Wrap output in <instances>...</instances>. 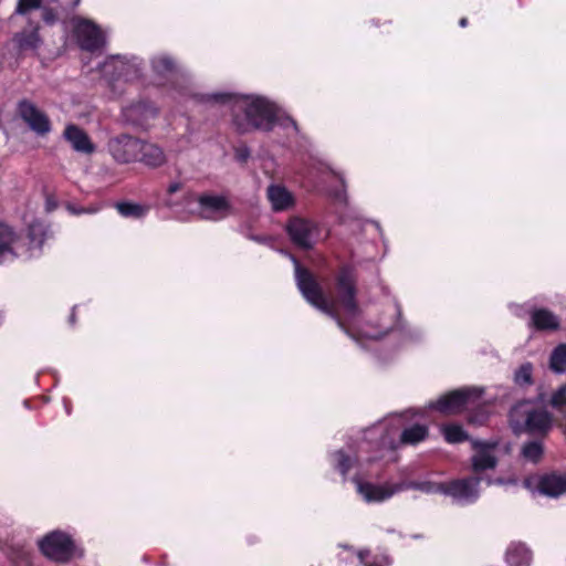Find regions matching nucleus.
<instances>
[{
	"instance_id": "11",
	"label": "nucleus",
	"mask_w": 566,
	"mask_h": 566,
	"mask_svg": "<svg viewBox=\"0 0 566 566\" xmlns=\"http://www.w3.org/2000/svg\"><path fill=\"white\" fill-rule=\"evenodd\" d=\"M285 230L290 240L304 250L312 249L323 239L318 223L302 217L291 218L285 226Z\"/></svg>"
},
{
	"instance_id": "20",
	"label": "nucleus",
	"mask_w": 566,
	"mask_h": 566,
	"mask_svg": "<svg viewBox=\"0 0 566 566\" xmlns=\"http://www.w3.org/2000/svg\"><path fill=\"white\" fill-rule=\"evenodd\" d=\"M266 197L273 211H285L294 207L295 198L284 186L271 184L266 189Z\"/></svg>"
},
{
	"instance_id": "18",
	"label": "nucleus",
	"mask_w": 566,
	"mask_h": 566,
	"mask_svg": "<svg viewBox=\"0 0 566 566\" xmlns=\"http://www.w3.org/2000/svg\"><path fill=\"white\" fill-rule=\"evenodd\" d=\"M158 115V108L150 102L140 101L124 108V117L133 125L145 127Z\"/></svg>"
},
{
	"instance_id": "23",
	"label": "nucleus",
	"mask_w": 566,
	"mask_h": 566,
	"mask_svg": "<svg viewBox=\"0 0 566 566\" xmlns=\"http://www.w3.org/2000/svg\"><path fill=\"white\" fill-rule=\"evenodd\" d=\"M505 559L510 566H528L532 552L523 543H512L506 549Z\"/></svg>"
},
{
	"instance_id": "28",
	"label": "nucleus",
	"mask_w": 566,
	"mask_h": 566,
	"mask_svg": "<svg viewBox=\"0 0 566 566\" xmlns=\"http://www.w3.org/2000/svg\"><path fill=\"white\" fill-rule=\"evenodd\" d=\"M8 556L14 566H32V554L23 545L11 547Z\"/></svg>"
},
{
	"instance_id": "39",
	"label": "nucleus",
	"mask_w": 566,
	"mask_h": 566,
	"mask_svg": "<svg viewBox=\"0 0 566 566\" xmlns=\"http://www.w3.org/2000/svg\"><path fill=\"white\" fill-rule=\"evenodd\" d=\"M43 19L48 23H53L55 21V14L51 10H45L43 13Z\"/></svg>"
},
{
	"instance_id": "4",
	"label": "nucleus",
	"mask_w": 566,
	"mask_h": 566,
	"mask_svg": "<svg viewBox=\"0 0 566 566\" xmlns=\"http://www.w3.org/2000/svg\"><path fill=\"white\" fill-rule=\"evenodd\" d=\"M422 412L409 410L401 416L388 417L364 431L363 442L380 458L388 457L394 460V451L405 446H418L429 437V427L426 422H409L408 417L413 418Z\"/></svg>"
},
{
	"instance_id": "36",
	"label": "nucleus",
	"mask_w": 566,
	"mask_h": 566,
	"mask_svg": "<svg viewBox=\"0 0 566 566\" xmlns=\"http://www.w3.org/2000/svg\"><path fill=\"white\" fill-rule=\"evenodd\" d=\"M42 0H19L17 12L19 14H27L31 10L39 9Z\"/></svg>"
},
{
	"instance_id": "16",
	"label": "nucleus",
	"mask_w": 566,
	"mask_h": 566,
	"mask_svg": "<svg viewBox=\"0 0 566 566\" xmlns=\"http://www.w3.org/2000/svg\"><path fill=\"white\" fill-rule=\"evenodd\" d=\"M139 148L140 139L127 134L114 136L107 143L109 155L119 164L137 161Z\"/></svg>"
},
{
	"instance_id": "5",
	"label": "nucleus",
	"mask_w": 566,
	"mask_h": 566,
	"mask_svg": "<svg viewBox=\"0 0 566 566\" xmlns=\"http://www.w3.org/2000/svg\"><path fill=\"white\" fill-rule=\"evenodd\" d=\"M49 234L48 227L40 221L32 222L25 238H18L9 226L0 224V263L15 256L38 258Z\"/></svg>"
},
{
	"instance_id": "32",
	"label": "nucleus",
	"mask_w": 566,
	"mask_h": 566,
	"mask_svg": "<svg viewBox=\"0 0 566 566\" xmlns=\"http://www.w3.org/2000/svg\"><path fill=\"white\" fill-rule=\"evenodd\" d=\"M543 454V446L538 441H531L523 446L522 455L531 462H538Z\"/></svg>"
},
{
	"instance_id": "12",
	"label": "nucleus",
	"mask_w": 566,
	"mask_h": 566,
	"mask_svg": "<svg viewBox=\"0 0 566 566\" xmlns=\"http://www.w3.org/2000/svg\"><path fill=\"white\" fill-rule=\"evenodd\" d=\"M481 479L469 476L444 482L443 495L451 497L454 504L465 506L480 497Z\"/></svg>"
},
{
	"instance_id": "27",
	"label": "nucleus",
	"mask_w": 566,
	"mask_h": 566,
	"mask_svg": "<svg viewBox=\"0 0 566 566\" xmlns=\"http://www.w3.org/2000/svg\"><path fill=\"white\" fill-rule=\"evenodd\" d=\"M357 556L363 566H390L391 564V559L385 553L360 551Z\"/></svg>"
},
{
	"instance_id": "34",
	"label": "nucleus",
	"mask_w": 566,
	"mask_h": 566,
	"mask_svg": "<svg viewBox=\"0 0 566 566\" xmlns=\"http://www.w3.org/2000/svg\"><path fill=\"white\" fill-rule=\"evenodd\" d=\"M533 366L531 363L521 365L515 374L514 381L518 386H527L532 384Z\"/></svg>"
},
{
	"instance_id": "19",
	"label": "nucleus",
	"mask_w": 566,
	"mask_h": 566,
	"mask_svg": "<svg viewBox=\"0 0 566 566\" xmlns=\"http://www.w3.org/2000/svg\"><path fill=\"white\" fill-rule=\"evenodd\" d=\"M153 75L155 76L157 84H161V81L168 75L178 73L181 71L177 60L168 53L160 52L154 54L149 60Z\"/></svg>"
},
{
	"instance_id": "9",
	"label": "nucleus",
	"mask_w": 566,
	"mask_h": 566,
	"mask_svg": "<svg viewBox=\"0 0 566 566\" xmlns=\"http://www.w3.org/2000/svg\"><path fill=\"white\" fill-rule=\"evenodd\" d=\"M483 392L484 388L482 387H465L452 390L440 396L437 400L430 401L428 407L446 415L457 413L476 406L482 399Z\"/></svg>"
},
{
	"instance_id": "10",
	"label": "nucleus",
	"mask_w": 566,
	"mask_h": 566,
	"mask_svg": "<svg viewBox=\"0 0 566 566\" xmlns=\"http://www.w3.org/2000/svg\"><path fill=\"white\" fill-rule=\"evenodd\" d=\"M185 203L196 201L195 212L203 220L219 221L232 213V206L227 196L214 192H206L195 196L190 192L182 195Z\"/></svg>"
},
{
	"instance_id": "41",
	"label": "nucleus",
	"mask_w": 566,
	"mask_h": 566,
	"mask_svg": "<svg viewBox=\"0 0 566 566\" xmlns=\"http://www.w3.org/2000/svg\"><path fill=\"white\" fill-rule=\"evenodd\" d=\"M486 417H488V415H486V413H482V415H481V419H478V418L472 417V418H471V421H472V422H481V423H482V422L486 419Z\"/></svg>"
},
{
	"instance_id": "17",
	"label": "nucleus",
	"mask_w": 566,
	"mask_h": 566,
	"mask_svg": "<svg viewBox=\"0 0 566 566\" xmlns=\"http://www.w3.org/2000/svg\"><path fill=\"white\" fill-rule=\"evenodd\" d=\"M18 112L21 118L36 134L45 135L51 130L49 117L34 103L28 99L21 101L18 105Z\"/></svg>"
},
{
	"instance_id": "31",
	"label": "nucleus",
	"mask_w": 566,
	"mask_h": 566,
	"mask_svg": "<svg viewBox=\"0 0 566 566\" xmlns=\"http://www.w3.org/2000/svg\"><path fill=\"white\" fill-rule=\"evenodd\" d=\"M184 184L181 181H171L166 190L163 202L169 209H175L179 205L176 193L181 191Z\"/></svg>"
},
{
	"instance_id": "2",
	"label": "nucleus",
	"mask_w": 566,
	"mask_h": 566,
	"mask_svg": "<svg viewBox=\"0 0 566 566\" xmlns=\"http://www.w3.org/2000/svg\"><path fill=\"white\" fill-rule=\"evenodd\" d=\"M174 90L175 98L193 97L201 102L229 105L232 109V125L241 134L253 130L271 132L280 127L287 138H295L298 135L296 122L276 102L266 96L231 92L199 95L189 86Z\"/></svg>"
},
{
	"instance_id": "6",
	"label": "nucleus",
	"mask_w": 566,
	"mask_h": 566,
	"mask_svg": "<svg viewBox=\"0 0 566 566\" xmlns=\"http://www.w3.org/2000/svg\"><path fill=\"white\" fill-rule=\"evenodd\" d=\"M102 76L109 86L116 92L123 91V84L142 83L145 81L144 60L134 54H116L98 63Z\"/></svg>"
},
{
	"instance_id": "13",
	"label": "nucleus",
	"mask_w": 566,
	"mask_h": 566,
	"mask_svg": "<svg viewBox=\"0 0 566 566\" xmlns=\"http://www.w3.org/2000/svg\"><path fill=\"white\" fill-rule=\"evenodd\" d=\"M73 35L80 49L85 52L96 53L105 45V35L94 22L85 19L74 21Z\"/></svg>"
},
{
	"instance_id": "22",
	"label": "nucleus",
	"mask_w": 566,
	"mask_h": 566,
	"mask_svg": "<svg viewBox=\"0 0 566 566\" xmlns=\"http://www.w3.org/2000/svg\"><path fill=\"white\" fill-rule=\"evenodd\" d=\"M166 160V155L159 146L140 139L137 161L147 167L157 168L163 166Z\"/></svg>"
},
{
	"instance_id": "15",
	"label": "nucleus",
	"mask_w": 566,
	"mask_h": 566,
	"mask_svg": "<svg viewBox=\"0 0 566 566\" xmlns=\"http://www.w3.org/2000/svg\"><path fill=\"white\" fill-rule=\"evenodd\" d=\"M472 449L474 451L471 458V469L475 473L486 470H493L499 462L496 440H472Z\"/></svg>"
},
{
	"instance_id": "25",
	"label": "nucleus",
	"mask_w": 566,
	"mask_h": 566,
	"mask_svg": "<svg viewBox=\"0 0 566 566\" xmlns=\"http://www.w3.org/2000/svg\"><path fill=\"white\" fill-rule=\"evenodd\" d=\"M13 42L21 52H35L42 43L38 33V27L17 33Z\"/></svg>"
},
{
	"instance_id": "37",
	"label": "nucleus",
	"mask_w": 566,
	"mask_h": 566,
	"mask_svg": "<svg viewBox=\"0 0 566 566\" xmlns=\"http://www.w3.org/2000/svg\"><path fill=\"white\" fill-rule=\"evenodd\" d=\"M333 174H334L337 178H339V181H340V184H342V188H340V189H337V190H335V191H333V192L331 193V196L333 197L334 201H336V202H338V203H346V202H347V193H346V190H345V181H344V178H343L339 174H337V172H335V171H333Z\"/></svg>"
},
{
	"instance_id": "24",
	"label": "nucleus",
	"mask_w": 566,
	"mask_h": 566,
	"mask_svg": "<svg viewBox=\"0 0 566 566\" xmlns=\"http://www.w3.org/2000/svg\"><path fill=\"white\" fill-rule=\"evenodd\" d=\"M531 322L535 328L555 331L559 327V318L546 308H535L531 312Z\"/></svg>"
},
{
	"instance_id": "29",
	"label": "nucleus",
	"mask_w": 566,
	"mask_h": 566,
	"mask_svg": "<svg viewBox=\"0 0 566 566\" xmlns=\"http://www.w3.org/2000/svg\"><path fill=\"white\" fill-rule=\"evenodd\" d=\"M441 432L449 443H459L469 439L468 433L459 424L444 426Z\"/></svg>"
},
{
	"instance_id": "21",
	"label": "nucleus",
	"mask_w": 566,
	"mask_h": 566,
	"mask_svg": "<svg viewBox=\"0 0 566 566\" xmlns=\"http://www.w3.org/2000/svg\"><path fill=\"white\" fill-rule=\"evenodd\" d=\"M63 137L69 142L72 148L77 153L92 154L95 149L88 135L74 124L66 125Z\"/></svg>"
},
{
	"instance_id": "30",
	"label": "nucleus",
	"mask_w": 566,
	"mask_h": 566,
	"mask_svg": "<svg viewBox=\"0 0 566 566\" xmlns=\"http://www.w3.org/2000/svg\"><path fill=\"white\" fill-rule=\"evenodd\" d=\"M116 208L123 217L127 218L132 217L139 219L143 218L147 212V208H145L142 205L133 202H120L117 203Z\"/></svg>"
},
{
	"instance_id": "35",
	"label": "nucleus",
	"mask_w": 566,
	"mask_h": 566,
	"mask_svg": "<svg viewBox=\"0 0 566 566\" xmlns=\"http://www.w3.org/2000/svg\"><path fill=\"white\" fill-rule=\"evenodd\" d=\"M551 405L559 410L566 409V384L552 395Z\"/></svg>"
},
{
	"instance_id": "33",
	"label": "nucleus",
	"mask_w": 566,
	"mask_h": 566,
	"mask_svg": "<svg viewBox=\"0 0 566 566\" xmlns=\"http://www.w3.org/2000/svg\"><path fill=\"white\" fill-rule=\"evenodd\" d=\"M403 490L406 489H415V490H420L424 493H440V494H443V489H444V482L443 483H432V482H412V483H409V484H403Z\"/></svg>"
},
{
	"instance_id": "42",
	"label": "nucleus",
	"mask_w": 566,
	"mask_h": 566,
	"mask_svg": "<svg viewBox=\"0 0 566 566\" xmlns=\"http://www.w3.org/2000/svg\"><path fill=\"white\" fill-rule=\"evenodd\" d=\"M488 483H489V484H492V483L503 484V483H504V481H503L502 479H497V480H495V481L489 480V481H488Z\"/></svg>"
},
{
	"instance_id": "7",
	"label": "nucleus",
	"mask_w": 566,
	"mask_h": 566,
	"mask_svg": "<svg viewBox=\"0 0 566 566\" xmlns=\"http://www.w3.org/2000/svg\"><path fill=\"white\" fill-rule=\"evenodd\" d=\"M510 426L515 434L543 433L552 427V417L534 402L521 401L510 411Z\"/></svg>"
},
{
	"instance_id": "40",
	"label": "nucleus",
	"mask_w": 566,
	"mask_h": 566,
	"mask_svg": "<svg viewBox=\"0 0 566 566\" xmlns=\"http://www.w3.org/2000/svg\"><path fill=\"white\" fill-rule=\"evenodd\" d=\"M45 205H46V210L48 211H52V210H54L56 208V202H55L53 197H48L46 201H45Z\"/></svg>"
},
{
	"instance_id": "1",
	"label": "nucleus",
	"mask_w": 566,
	"mask_h": 566,
	"mask_svg": "<svg viewBox=\"0 0 566 566\" xmlns=\"http://www.w3.org/2000/svg\"><path fill=\"white\" fill-rule=\"evenodd\" d=\"M290 258L294 264L296 285L303 297L312 306L334 318L339 328L355 342L363 345L364 339H379L394 331H401L410 338L419 336L402 321L401 307L396 298L388 300L377 322L364 321L355 298V277L349 268L340 270L336 296L329 301L314 275L302 268L294 256Z\"/></svg>"
},
{
	"instance_id": "38",
	"label": "nucleus",
	"mask_w": 566,
	"mask_h": 566,
	"mask_svg": "<svg viewBox=\"0 0 566 566\" xmlns=\"http://www.w3.org/2000/svg\"><path fill=\"white\" fill-rule=\"evenodd\" d=\"M66 210L71 213V214H75V216H78V214H82V213H96L98 211V208H94V207H90V208H82V207H76L74 205H71L69 203L66 206Z\"/></svg>"
},
{
	"instance_id": "26",
	"label": "nucleus",
	"mask_w": 566,
	"mask_h": 566,
	"mask_svg": "<svg viewBox=\"0 0 566 566\" xmlns=\"http://www.w3.org/2000/svg\"><path fill=\"white\" fill-rule=\"evenodd\" d=\"M549 368L555 374H566V344H559L552 350Z\"/></svg>"
},
{
	"instance_id": "8",
	"label": "nucleus",
	"mask_w": 566,
	"mask_h": 566,
	"mask_svg": "<svg viewBox=\"0 0 566 566\" xmlns=\"http://www.w3.org/2000/svg\"><path fill=\"white\" fill-rule=\"evenodd\" d=\"M38 546L46 558L56 563H67L82 555L73 535L61 530L46 533L38 541Z\"/></svg>"
},
{
	"instance_id": "14",
	"label": "nucleus",
	"mask_w": 566,
	"mask_h": 566,
	"mask_svg": "<svg viewBox=\"0 0 566 566\" xmlns=\"http://www.w3.org/2000/svg\"><path fill=\"white\" fill-rule=\"evenodd\" d=\"M524 486L531 492L558 497L566 492V474L553 472L543 475H531L524 480Z\"/></svg>"
},
{
	"instance_id": "43",
	"label": "nucleus",
	"mask_w": 566,
	"mask_h": 566,
	"mask_svg": "<svg viewBox=\"0 0 566 566\" xmlns=\"http://www.w3.org/2000/svg\"><path fill=\"white\" fill-rule=\"evenodd\" d=\"M467 23H468V21H467V19H465V18H462V19L460 20V25H461V27H465V25H467Z\"/></svg>"
},
{
	"instance_id": "3",
	"label": "nucleus",
	"mask_w": 566,
	"mask_h": 566,
	"mask_svg": "<svg viewBox=\"0 0 566 566\" xmlns=\"http://www.w3.org/2000/svg\"><path fill=\"white\" fill-rule=\"evenodd\" d=\"M385 459L363 441L357 450L346 447L328 454L329 465L344 481H352L357 494L369 504L385 502L403 490L402 484H375L370 481L380 471L378 462Z\"/></svg>"
}]
</instances>
